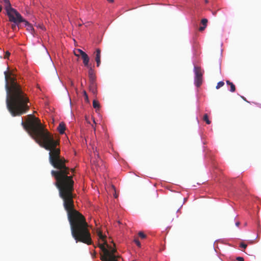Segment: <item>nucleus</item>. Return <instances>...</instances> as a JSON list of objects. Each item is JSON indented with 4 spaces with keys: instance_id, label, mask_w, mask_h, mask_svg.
Returning a JSON list of instances; mask_svg holds the SVG:
<instances>
[{
    "instance_id": "nucleus-6",
    "label": "nucleus",
    "mask_w": 261,
    "mask_h": 261,
    "mask_svg": "<svg viewBox=\"0 0 261 261\" xmlns=\"http://www.w3.org/2000/svg\"><path fill=\"white\" fill-rule=\"evenodd\" d=\"M79 51L80 52V56H81L83 60V63L84 65L87 67H89L90 66L89 65V58L88 56L82 50L79 49Z\"/></svg>"
},
{
    "instance_id": "nucleus-8",
    "label": "nucleus",
    "mask_w": 261,
    "mask_h": 261,
    "mask_svg": "<svg viewBox=\"0 0 261 261\" xmlns=\"http://www.w3.org/2000/svg\"><path fill=\"white\" fill-rule=\"evenodd\" d=\"M88 68H89L88 75L89 78V82L96 81V76L94 70L91 66Z\"/></svg>"
},
{
    "instance_id": "nucleus-33",
    "label": "nucleus",
    "mask_w": 261,
    "mask_h": 261,
    "mask_svg": "<svg viewBox=\"0 0 261 261\" xmlns=\"http://www.w3.org/2000/svg\"><path fill=\"white\" fill-rule=\"evenodd\" d=\"M205 3L206 4H207V3H208V1H207V0H205Z\"/></svg>"
},
{
    "instance_id": "nucleus-31",
    "label": "nucleus",
    "mask_w": 261,
    "mask_h": 261,
    "mask_svg": "<svg viewBox=\"0 0 261 261\" xmlns=\"http://www.w3.org/2000/svg\"><path fill=\"white\" fill-rule=\"evenodd\" d=\"M2 6H0V12L2 11Z\"/></svg>"
},
{
    "instance_id": "nucleus-7",
    "label": "nucleus",
    "mask_w": 261,
    "mask_h": 261,
    "mask_svg": "<svg viewBox=\"0 0 261 261\" xmlns=\"http://www.w3.org/2000/svg\"><path fill=\"white\" fill-rule=\"evenodd\" d=\"M89 91L94 95L96 96L97 93V84L96 81L89 82Z\"/></svg>"
},
{
    "instance_id": "nucleus-23",
    "label": "nucleus",
    "mask_w": 261,
    "mask_h": 261,
    "mask_svg": "<svg viewBox=\"0 0 261 261\" xmlns=\"http://www.w3.org/2000/svg\"><path fill=\"white\" fill-rule=\"evenodd\" d=\"M134 242L136 243V244L139 247H141V243L139 240L138 239H136L134 240Z\"/></svg>"
},
{
    "instance_id": "nucleus-20",
    "label": "nucleus",
    "mask_w": 261,
    "mask_h": 261,
    "mask_svg": "<svg viewBox=\"0 0 261 261\" xmlns=\"http://www.w3.org/2000/svg\"><path fill=\"white\" fill-rule=\"evenodd\" d=\"M201 22L203 26L206 27L207 23V19H206V18H203L201 20Z\"/></svg>"
},
{
    "instance_id": "nucleus-17",
    "label": "nucleus",
    "mask_w": 261,
    "mask_h": 261,
    "mask_svg": "<svg viewBox=\"0 0 261 261\" xmlns=\"http://www.w3.org/2000/svg\"><path fill=\"white\" fill-rule=\"evenodd\" d=\"M21 22H17V23H13L11 24V28L13 31L16 30V28L17 27L18 29H19L21 28L20 25Z\"/></svg>"
},
{
    "instance_id": "nucleus-2",
    "label": "nucleus",
    "mask_w": 261,
    "mask_h": 261,
    "mask_svg": "<svg viewBox=\"0 0 261 261\" xmlns=\"http://www.w3.org/2000/svg\"><path fill=\"white\" fill-rule=\"evenodd\" d=\"M7 92L6 104L11 114H22L29 109V99L22 91L21 86L16 82V78L11 77L8 69L4 72Z\"/></svg>"
},
{
    "instance_id": "nucleus-10",
    "label": "nucleus",
    "mask_w": 261,
    "mask_h": 261,
    "mask_svg": "<svg viewBox=\"0 0 261 261\" xmlns=\"http://www.w3.org/2000/svg\"><path fill=\"white\" fill-rule=\"evenodd\" d=\"M97 235L98 236L99 239L101 240L102 242H103V244H102L105 245V246L106 245L107 247H109V245L108 244L106 240V236L103 235L102 232L100 230H98L97 231Z\"/></svg>"
},
{
    "instance_id": "nucleus-15",
    "label": "nucleus",
    "mask_w": 261,
    "mask_h": 261,
    "mask_svg": "<svg viewBox=\"0 0 261 261\" xmlns=\"http://www.w3.org/2000/svg\"><path fill=\"white\" fill-rule=\"evenodd\" d=\"M93 108L95 109V112L96 113H99V108H100V104L99 103V102L95 100V99H94L93 101Z\"/></svg>"
},
{
    "instance_id": "nucleus-1",
    "label": "nucleus",
    "mask_w": 261,
    "mask_h": 261,
    "mask_svg": "<svg viewBox=\"0 0 261 261\" xmlns=\"http://www.w3.org/2000/svg\"><path fill=\"white\" fill-rule=\"evenodd\" d=\"M35 116L27 115L24 120H21V125L37 143L49 151V163L56 169V170H51V174L56 179L55 185L63 201L72 237L76 242L91 245L92 239L88 224L84 216L74 208L73 199L74 181L73 176L69 175V172L71 170L74 172L75 170L70 169L66 166L67 161L61 156L60 149L57 147L59 141L54 139L53 135Z\"/></svg>"
},
{
    "instance_id": "nucleus-36",
    "label": "nucleus",
    "mask_w": 261,
    "mask_h": 261,
    "mask_svg": "<svg viewBox=\"0 0 261 261\" xmlns=\"http://www.w3.org/2000/svg\"><path fill=\"white\" fill-rule=\"evenodd\" d=\"M112 261H118V260H114V259H113V260H112Z\"/></svg>"
},
{
    "instance_id": "nucleus-16",
    "label": "nucleus",
    "mask_w": 261,
    "mask_h": 261,
    "mask_svg": "<svg viewBox=\"0 0 261 261\" xmlns=\"http://www.w3.org/2000/svg\"><path fill=\"white\" fill-rule=\"evenodd\" d=\"M226 84L228 85H229L230 87V91L231 92H234L236 91V87L235 85L229 81H226Z\"/></svg>"
},
{
    "instance_id": "nucleus-27",
    "label": "nucleus",
    "mask_w": 261,
    "mask_h": 261,
    "mask_svg": "<svg viewBox=\"0 0 261 261\" xmlns=\"http://www.w3.org/2000/svg\"><path fill=\"white\" fill-rule=\"evenodd\" d=\"M236 259L238 260V261H244V258L243 257H241V256H239V257H237Z\"/></svg>"
},
{
    "instance_id": "nucleus-13",
    "label": "nucleus",
    "mask_w": 261,
    "mask_h": 261,
    "mask_svg": "<svg viewBox=\"0 0 261 261\" xmlns=\"http://www.w3.org/2000/svg\"><path fill=\"white\" fill-rule=\"evenodd\" d=\"M66 129L65 124L64 122H61L60 123L58 127V130L60 134H63L65 132Z\"/></svg>"
},
{
    "instance_id": "nucleus-24",
    "label": "nucleus",
    "mask_w": 261,
    "mask_h": 261,
    "mask_svg": "<svg viewBox=\"0 0 261 261\" xmlns=\"http://www.w3.org/2000/svg\"><path fill=\"white\" fill-rule=\"evenodd\" d=\"M247 244H246L244 243H241L240 244V247L244 249H245L247 247Z\"/></svg>"
},
{
    "instance_id": "nucleus-11",
    "label": "nucleus",
    "mask_w": 261,
    "mask_h": 261,
    "mask_svg": "<svg viewBox=\"0 0 261 261\" xmlns=\"http://www.w3.org/2000/svg\"><path fill=\"white\" fill-rule=\"evenodd\" d=\"M85 119L87 123L89 124H91L92 126H93V124H96V122L95 121V118H93L92 115H85Z\"/></svg>"
},
{
    "instance_id": "nucleus-30",
    "label": "nucleus",
    "mask_w": 261,
    "mask_h": 261,
    "mask_svg": "<svg viewBox=\"0 0 261 261\" xmlns=\"http://www.w3.org/2000/svg\"><path fill=\"white\" fill-rule=\"evenodd\" d=\"M108 1L111 3H113L114 2V0H108Z\"/></svg>"
},
{
    "instance_id": "nucleus-19",
    "label": "nucleus",
    "mask_w": 261,
    "mask_h": 261,
    "mask_svg": "<svg viewBox=\"0 0 261 261\" xmlns=\"http://www.w3.org/2000/svg\"><path fill=\"white\" fill-rule=\"evenodd\" d=\"M203 119L208 124L211 123V121L209 120L208 115H204Z\"/></svg>"
},
{
    "instance_id": "nucleus-28",
    "label": "nucleus",
    "mask_w": 261,
    "mask_h": 261,
    "mask_svg": "<svg viewBox=\"0 0 261 261\" xmlns=\"http://www.w3.org/2000/svg\"><path fill=\"white\" fill-rule=\"evenodd\" d=\"M205 28H206V27L203 25L202 27H200L199 28V30L200 31H203L205 29Z\"/></svg>"
},
{
    "instance_id": "nucleus-32",
    "label": "nucleus",
    "mask_w": 261,
    "mask_h": 261,
    "mask_svg": "<svg viewBox=\"0 0 261 261\" xmlns=\"http://www.w3.org/2000/svg\"><path fill=\"white\" fill-rule=\"evenodd\" d=\"M70 82H71V85L72 86H73V82H72V81H71Z\"/></svg>"
},
{
    "instance_id": "nucleus-5",
    "label": "nucleus",
    "mask_w": 261,
    "mask_h": 261,
    "mask_svg": "<svg viewBox=\"0 0 261 261\" xmlns=\"http://www.w3.org/2000/svg\"><path fill=\"white\" fill-rule=\"evenodd\" d=\"M194 72L195 73V85L197 87H199L202 83L203 72L201 67L197 66H194Z\"/></svg>"
},
{
    "instance_id": "nucleus-3",
    "label": "nucleus",
    "mask_w": 261,
    "mask_h": 261,
    "mask_svg": "<svg viewBox=\"0 0 261 261\" xmlns=\"http://www.w3.org/2000/svg\"><path fill=\"white\" fill-rule=\"evenodd\" d=\"M98 246L100 248L103 252V254H101L100 259L101 261H112V260H118V258L120 257L119 256H116L115 253L116 252L115 248H112L109 245V247L106 248V245H102L98 243Z\"/></svg>"
},
{
    "instance_id": "nucleus-4",
    "label": "nucleus",
    "mask_w": 261,
    "mask_h": 261,
    "mask_svg": "<svg viewBox=\"0 0 261 261\" xmlns=\"http://www.w3.org/2000/svg\"><path fill=\"white\" fill-rule=\"evenodd\" d=\"M7 15L9 17V20L13 23L22 22L24 21V19L21 14L15 9L7 13Z\"/></svg>"
},
{
    "instance_id": "nucleus-25",
    "label": "nucleus",
    "mask_w": 261,
    "mask_h": 261,
    "mask_svg": "<svg viewBox=\"0 0 261 261\" xmlns=\"http://www.w3.org/2000/svg\"><path fill=\"white\" fill-rule=\"evenodd\" d=\"M10 53L8 51H7L5 53V59L8 58L10 56Z\"/></svg>"
},
{
    "instance_id": "nucleus-35",
    "label": "nucleus",
    "mask_w": 261,
    "mask_h": 261,
    "mask_svg": "<svg viewBox=\"0 0 261 261\" xmlns=\"http://www.w3.org/2000/svg\"><path fill=\"white\" fill-rule=\"evenodd\" d=\"M35 113H37L36 111H33V114H34Z\"/></svg>"
},
{
    "instance_id": "nucleus-14",
    "label": "nucleus",
    "mask_w": 261,
    "mask_h": 261,
    "mask_svg": "<svg viewBox=\"0 0 261 261\" xmlns=\"http://www.w3.org/2000/svg\"><path fill=\"white\" fill-rule=\"evenodd\" d=\"M4 2L5 4V8L7 11V13H8V12L10 11L11 10V9H14L11 7V3H10L9 0H4Z\"/></svg>"
},
{
    "instance_id": "nucleus-34",
    "label": "nucleus",
    "mask_w": 261,
    "mask_h": 261,
    "mask_svg": "<svg viewBox=\"0 0 261 261\" xmlns=\"http://www.w3.org/2000/svg\"><path fill=\"white\" fill-rule=\"evenodd\" d=\"M213 14L214 15H216V12H213Z\"/></svg>"
},
{
    "instance_id": "nucleus-18",
    "label": "nucleus",
    "mask_w": 261,
    "mask_h": 261,
    "mask_svg": "<svg viewBox=\"0 0 261 261\" xmlns=\"http://www.w3.org/2000/svg\"><path fill=\"white\" fill-rule=\"evenodd\" d=\"M224 82H223V81H220V82H218V83H217V86H216V88L217 89H219L220 88H221V87H222V86H224Z\"/></svg>"
},
{
    "instance_id": "nucleus-22",
    "label": "nucleus",
    "mask_w": 261,
    "mask_h": 261,
    "mask_svg": "<svg viewBox=\"0 0 261 261\" xmlns=\"http://www.w3.org/2000/svg\"><path fill=\"white\" fill-rule=\"evenodd\" d=\"M83 95H84L85 101L88 102L89 101L88 96V94H87L85 90L83 91Z\"/></svg>"
},
{
    "instance_id": "nucleus-12",
    "label": "nucleus",
    "mask_w": 261,
    "mask_h": 261,
    "mask_svg": "<svg viewBox=\"0 0 261 261\" xmlns=\"http://www.w3.org/2000/svg\"><path fill=\"white\" fill-rule=\"evenodd\" d=\"M24 23L25 26L27 27V30L32 34H33L34 32V29L31 24H30L27 20L24 19V21H23Z\"/></svg>"
},
{
    "instance_id": "nucleus-9",
    "label": "nucleus",
    "mask_w": 261,
    "mask_h": 261,
    "mask_svg": "<svg viewBox=\"0 0 261 261\" xmlns=\"http://www.w3.org/2000/svg\"><path fill=\"white\" fill-rule=\"evenodd\" d=\"M101 50L99 48H97L95 51V61L97 67L100 64Z\"/></svg>"
},
{
    "instance_id": "nucleus-29",
    "label": "nucleus",
    "mask_w": 261,
    "mask_h": 261,
    "mask_svg": "<svg viewBox=\"0 0 261 261\" xmlns=\"http://www.w3.org/2000/svg\"><path fill=\"white\" fill-rule=\"evenodd\" d=\"M236 225L237 226H239V225H240V222H237L236 223Z\"/></svg>"
},
{
    "instance_id": "nucleus-21",
    "label": "nucleus",
    "mask_w": 261,
    "mask_h": 261,
    "mask_svg": "<svg viewBox=\"0 0 261 261\" xmlns=\"http://www.w3.org/2000/svg\"><path fill=\"white\" fill-rule=\"evenodd\" d=\"M138 235L142 239H145L146 237V236L142 231H140L138 233Z\"/></svg>"
},
{
    "instance_id": "nucleus-26",
    "label": "nucleus",
    "mask_w": 261,
    "mask_h": 261,
    "mask_svg": "<svg viewBox=\"0 0 261 261\" xmlns=\"http://www.w3.org/2000/svg\"><path fill=\"white\" fill-rule=\"evenodd\" d=\"M79 49H77L76 51H74V55L76 56H80V52L79 51Z\"/></svg>"
}]
</instances>
